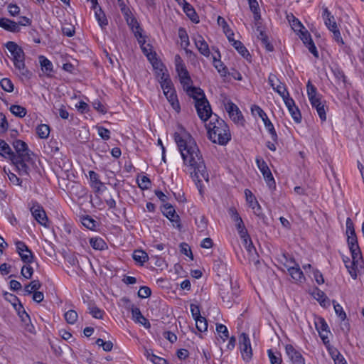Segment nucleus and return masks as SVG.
<instances>
[{
    "instance_id": "e433bc0d",
    "label": "nucleus",
    "mask_w": 364,
    "mask_h": 364,
    "mask_svg": "<svg viewBox=\"0 0 364 364\" xmlns=\"http://www.w3.org/2000/svg\"><path fill=\"white\" fill-rule=\"evenodd\" d=\"M41 287L39 280H33L24 288L25 294H31L38 291Z\"/></svg>"
},
{
    "instance_id": "b1692460",
    "label": "nucleus",
    "mask_w": 364,
    "mask_h": 364,
    "mask_svg": "<svg viewBox=\"0 0 364 364\" xmlns=\"http://www.w3.org/2000/svg\"><path fill=\"white\" fill-rule=\"evenodd\" d=\"M285 267H287L289 274L291 275L293 279L300 282L304 279L303 272L300 269L299 264L292 266L290 264H285Z\"/></svg>"
},
{
    "instance_id": "37998d69",
    "label": "nucleus",
    "mask_w": 364,
    "mask_h": 364,
    "mask_svg": "<svg viewBox=\"0 0 364 364\" xmlns=\"http://www.w3.org/2000/svg\"><path fill=\"white\" fill-rule=\"evenodd\" d=\"M36 133L41 139H46L50 134V127L47 124H41L37 127Z\"/></svg>"
},
{
    "instance_id": "72a5a7b5",
    "label": "nucleus",
    "mask_w": 364,
    "mask_h": 364,
    "mask_svg": "<svg viewBox=\"0 0 364 364\" xmlns=\"http://www.w3.org/2000/svg\"><path fill=\"white\" fill-rule=\"evenodd\" d=\"M213 63L214 67L221 76H226V75L228 74V68L220 59H217L216 56H213Z\"/></svg>"
},
{
    "instance_id": "3c124183",
    "label": "nucleus",
    "mask_w": 364,
    "mask_h": 364,
    "mask_svg": "<svg viewBox=\"0 0 364 364\" xmlns=\"http://www.w3.org/2000/svg\"><path fill=\"white\" fill-rule=\"evenodd\" d=\"M117 4L124 18L132 14L129 7L126 4L124 0H117Z\"/></svg>"
},
{
    "instance_id": "f3484780",
    "label": "nucleus",
    "mask_w": 364,
    "mask_h": 364,
    "mask_svg": "<svg viewBox=\"0 0 364 364\" xmlns=\"http://www.w3.org/2000/svg\"><path fill=\"white\" fill-rule=\"evenodd\" d=\"M183 90L186 92L187 95L192 97L195 102H198V101H203L206 100V97L205 93L202 89L200 87H193L190 85L183 88Z\"/></svg>"
},
{
    "instance_id": "a18cd8bd",
    "label": "nucleus",
    "mask_w": 364,
    "mask_h": 364,
    "mask_svg": "<svg viewBox=\"0 0 364 364\" xmlns=\"http://www.w3.org/2000/svg\"><path fill=\"white\" fill-rule=\"evenodd\" d=\"M273 90L274 92L278 93L283 100L289 96V93L286 87V85L280 80L278 83V85H277Z\"/></svg>"
},
{
    "instance_id": "a878e982",
    "label": "nucleus",
    "mask_w": 364,
    "mask_h": 364,
    "mask_svg": "<svg viewBox=\"0 0 364 364\" xmlns=\"http://www.w3.org/2000/svg\"><path fill=\"white\" fill-rule=\"evenodd\" d=\"M322 17L323 18L325 25L331 31L337 28V23L335 20V17L331 14L327 8L323 9Z\"/></svg>"
},
{
    "instance_id": "f03ea898",
    "label": "nucleus",
    "mask_w": 364,
    "mask_h": 364,
    "mask_svg": "<svg viewBox=\"0 0 364 364\" xmlns=\"http://www.w3.org/2000/svg\"><path fill=\"white\" fill-rule=\"evenodd\" d=\"M208 138L213 143L226 145L231 139V134L228 125L218 115L212 116L209 122L205 124Z\"/></svg>"
},
{
    "instance_id": "7ed1b4c3",
    "label": "nucleus",
    "mask_w": 364,
    "mask_h": 364,
    "mask_svg": "<svg viewBox=\"0 0 364 364\" xmlns=\"http://www.w3.org/2000/svg\"><path fill=\"white\" fill-rule=\"evenodd\" d=\"M13 146L16 154L12 151L11 161L16 166L18 174L21 176L29 174V167L26 164L31 159L30 150L26 142L22 140L16 139L13 142Z\"/></svg>"
},
{
    "instance_id": "423d86ee",
    "label": "nucleus",
    "mask_w": 364,
    "mask_h": 364,
    "mask_svg": "<svg viewBox=\"0 0 364 364\" xmlns=\"http://www.w3.org/2000/svg\"><path fill=\"white\" fill-rule=\"evenodd\" d=\"M195 107L198 117L203 122L212 119V116L217 115L216 114L213 113L210 105L207 99L195 102Z\"/></svg>"
},
{
    "instance_id": "0e129e2a",
    "label": "nucleus",
    "mask_w": 364,
    "mask_h": 364,
    "mask_svg": "<svg viewBox=\"0 0 364 364\" xmlns=\"http://www.w3.org/2000/svg\"><path fill=\"white\" fill-rule=\"evenodd\" d=\"M16 309L18 314L19 316L21 317V321L23 322L26 323L27 322L30 321L29 315L26 312L23 306L21 304H19L18 309H17V308H16Z\"/></svg>"
},
{
    "instance_id": "7c9ffc66",
    "label": "nucleus",
    "mask_w": 364,
    "mask_h": 364,
    "mask_svg": "<svg viewBox=\"0 0 364 364\" xmlns=\"http://www.w3.org/2000/svg\"><path fill=\"white\" fill-rule=\"evenodd\" d=\"M178 36L181 39V47H183L186 50V53H188V52L191 53V50H188L187 49V48L188 47V46L190 44V42H189L188 36L187 32L185 30V28H180L178 29Z\"/></svg>"
},
{
    "instance_id": "c85d7f7f",
    "label": "nucleus",
    "mask_w": 364,
    "mask_h": 364,
    "mask_svg": "<svg viewBox=\"0 0 364 364\" xmlns=\"http://www.w3.org/2000/svg\"><path fill=\"white\" fill-rule=\"evenodd\" d=\"M90 245L96 250H104L108 248L105 240L100 237H94L90 239Z\"/></svg>"
},
{
    "instance_id": "774afa93",
    "label": "nucleus",
    "mask_w": 364,
    "mask_h": 364,
    "mask_svg": "<svg viewBox=\"0 0 364 364\" xmlns=\"http://www.w3.org/2000/svg\"><path fill=\"white\" fill-rule=\"evenodd\" d=\"M156 73L159 83H161V82H164L171 79L168 73H167V70L165 68H160V71H156Z\"/></svg>"
},
{
    "instance_id": "412c9836",
    "label": "nucleus",
    "mask_w": 364,
    "mask_h": 364,
    "mask_svg": "<svg viewBox=\"0 0 364 364\" xmlns=\"http://www.w3.org/2000/svg\"><path fill=\"white\" fill-rule=\"evenodd\" d=\"M132 314L133 320L141 324L146 329H149L151 328L150 322L147 318H146L141 314L140 309L138 307L132 306Z\"/></svg>"
},
{
    "instance_id": "6e6d98bb",
    "label": "nucleus",
    "mask_w": 364,
    "mask_h": 364,
    "mask_svg": "<svg viewBox=\"0 0 364 364\" xmlns=\"http://www.w3.org/2000/svg\"><path fill=\"white\" fill-rule=\"evenodd\" d=\"M0 86L4 90L8 92H11L14 90V85L9 78H3L0 81Z\"/></svg>"
},
{
    "instance_id": "39448f33",
    "label": "nucleus",
    "mask_w": 364,
    "mask_h": 364,
    "mask_svg": "<svg viewBox=\"0 0 364 364\" xmlns=\"http://www.w3.org/2000/svg\"><path fill=\"white\" fill-rule=\"evenodd\" d=\"M6 48L13 56V61L15 68L21 71L23 75H26V73H28L26 69L24 63L25 54L21 47L15 42L8 41L6 43Z\"/></svg>"
},
{
    "instance_id": "4d7b16f0",
    "label": "nucleus",
    "mask_w": 364,
    "mask_h": 364,
    "mask_svg": "<svg viewBox=\"0 0 364 364\" xmlns=\"http://www.w3.org/2000/svg\"><path fill=\"white\" fill-rule=\"evenodd\" d=\"M21 260L25 264H31L33 260V255L32 252L28 249L27 251L19 253Z\"/></svg>"
},
{
    "instance_id": "13d9d810",
    "label": "nucleus",
    "mask_w": 364,
    "mask_h": 364,
    "mask_svg": "<svg viewBox=\"0 0 364 364\" xmlns=\"http://www.w3.org/2000/svg\"><path fill=\"white\" fill-rule=\"evenodd\" d=\"M96 344L99 346H102L103 350L106 352H109L112 350V348H113V343L112 341H105L102 338H98L97 339L96 341Z\"/></svg>"
},
{
    "instance_id": "ea45409f",
    "label": "nucleus",
    "mask_w": 364,
    "mask_h": 364,
    "mask_svg": "<svg viewBox=\"0 0 364 364\" xmlns=\"http://www.w3.org/2000/svg\"><path fill=\"white\" fill-rule=\"evenodd\" d=\"M216 331L220 336V338L223 342H225L229 338V332L228 328L225 325L218 323L216 325Z\"/></svg>"
},
{
    "instance_id": "dca6fc26",
    "label": "nucleus",
    "mask_w": 364,
    "mask_h": 364,
    "mask_svg": "<svg viewBox=\"0 0 364 364\" xmlns=\"http://www.w3.org/2000/svg\"><path fill=\"white\" fill-rule=\"evenodd\" d=\"M286 353L293 364H304V358L301 353L296 350L292 345L286 346Z\"/></svg>"
},
{
    "instance_id": "2eb2a0df",
    "label": "nucleus",
    "mask_w": 364,
    "mask_h": 364,
    "mask_svg": "<svg viewBox=\"0 0 364 364\" xmlns=\"http://www.w3.org/2000/svg\"><path fill=\"white\" fill-rule=\"evenodd\" d=\"M299 37L303 43L308 48L310 53H311L316 58L318 57V52L316 47L311 38L310 33L305 28L304 31L301 30Z\"/></svg>"
},
{
    "instance_id": "bf43d9fd",
    "label": "nucleus",
    "mask_w": 364,
    "mask_h": 364,
    "mask_svg": "<svg viewBox=\"0 0 364 364\" xmlns=\"http://www.w3.org/2000/svg\"><path fill=\"white\" fill-rule=\"evenodd\" d=\"M21 274L26 279H31L33 274V269L30 264H26L22 267Z\"/></svg>"
},
{
    "instance_id": "c03bdc74",
    "label": "nucleus",
    "mask_w": 364,
    "mask_h": 364,
    "mask_svg": "<svg viewBox=\"0 0 364 364\" xmlns=\"http://www.w3.org/2000/svg\"><path fill=\"white\" fill-rule=\"evenodd\" d=\"M343 261L345 264L346 267L348 269L349 274L353 277V278L356 277V273L354 268L355 263L358 262V259L354 260L353 259V261L350 262V259L348 257H346L343 259Z\"/></svg>"
},
{
    "instance_id": "f704fd0d",
    "label": "nucleus",
    "mask_w": 364,
    "mask_h": 364,
    "mask_svg": "<svg viewBox=\"0 0 364 364\" xmlns=\"http://www.w3.org/2000/svg\"><path fill=\"white\" fill-rule=\"evenodd\" d=\"M232 46L243 58H247L248 57H250L249 51L240 41H232Z\"/></svg>"
},
{
    "instance_id": "864d4df0",
    "label": "nucleus",
    "mask_w": 364,
    "mask_h": 364,
    "mask_svg": "<svg viewBox=\"0 0 364 364\" xmlns=\"http://www.w3.org/2000/svg\"><path fill=\"white\" fill-rule=\"evenodd\" d=\"M198 230L200 232H205L208 226V220L204 215L200 217L199 220H196Z\"/></svg>"
},
{
    "instance_id": "8fccbe9b",
    "label": "nucleus",
    "mask_w": 364,
    "mask_h": 364,
    "mask_svg": "<svg viewBox=\"0 0 364 364\" xmlns=\"http://www.w3.org/2000/svg\"><path fill=\"white\" fill-rule=\"evenodd\" d=\"M196 327L199 332H205L208 330V322L205 317L197 318L195 320Z\"/></svg>"
},
{
    "instance_id": "680f3d73",
    "label": "nucleus",
    "mask_w": 364,
    "mask_h": 364,
    "mask_svg": "<svg viewBox=\"0 0 364 364\" xmlns=\"http://www.w3.org/2000/svg\"><path fill=\"white\" fill-rule=\"evenodd\" d=\"M316 327L319 333H321V332H326L327 333L328 332V324L326 323L323 318H320L318 319V323H316Z\"/></svg>"
},
{
    "instance_id": "2f4dec72",
    "label": "nucleus",
    "mask_w": 364,
    "mask_h": 364,
    "mask_svg": "<svg viewBox=\"0 0 364 364\" xmlns=\"http://www.w3.org/2000/svg\"><path fill=\"white\" fill-rule=\"evenodd\" d=\"M267 355L271 364H282V358L280 352L269 349L267 350Z\"/></svg>"
},
{
    "instance_id": "6ab92c4d",
    "label": "nucleus",
    "mask_w": 364,
    "mask_h": 364,
    "mask_svg": "<svg viewBox=\"0 0 364 364\" xmlns=\"http://www.w3.org/2000/svg\"><path fill=\"white\" fill-rule=\"evenodd\" d=\"M245 193L246 196L247 202L249 203L250 207L254 210L255 214L259 216L262 213V208L259 203L257 201L255 197L248 189L245 191Z\"/></svg>"
},
{
    "instance_id": "4c0bfd02",
    "label": "nucleus",
    "mask_w": 364,
    "mask_h": 364,
    "mask_svg": "<svg viewBox=\"0 0 364 364\" xmlns=\"http://www.w3.org/2000/svg\"><path fill=\"white\" fill-rule=\"evenodd\" d=\"M331 70L337 83L343 82L345 85L346 82V77L343 71L338 67H333L331 68Z\"/></svg>"
},
{
    "instance_id": "f257e3e1",
    "label": "nucleus",
    "mask_w": 364,
    "mask_h": 364,
    "mask_svg": "<svg viewBox=\"0 0 364 364\" xmlns=\"http://www.w3.org/2000/svg\"><path fill=\"white\" fill-rule=\"evenodd\" d=\"M174 139L185 166L190 168L191 176L200 195H203L202 179L209 181V176L202 154L193 138L187 132L174 134Z\"/></svg>"
},
{
    "instance_id": "0eeeda50",
    "label": "nucleus",
    "mask_w": 364,
    "mask_h": 364,
    "mask_svg": "<svg viewBox=\"0 0 364 364\" xmlns=\"http://www.w3.org/2000/svg\"><path fill=\"white\" fill-rule=\"evenodd\" d=\"M30 211L34 219L45 228H49V221L43 206L36 201L32 202Z\"/></svg>"
},
{
    "instance_id": "338daca9",
    "label": "nucleus",
    "mask_w": 364,
    "mask_h": 364,
    "mask_svg": "<svg viewBox=\"0 0 364 364\" xmlns=\"http://www.w3.org/2000/svg\"><path fill=\"white\" fill-rule=\"evenodd\" d=\"M333 307L336 315L342 321H344L346 318V314L343 311V307L339 304H335V301H333Z\"/></svg>"
},
{
    "instance_id": "ddd939ff",
    "label": "nucleus",
    "mask_w": 364,
    "mask_h": 364,
    "mask_svg": "<svg viewBox=\"0 0 364 364\" xmlns=\"http://www.w3.org/2000/svg\"><path fill=\"white\" fill-rule=\"evenodd\" d=\"M283 100L294 121L296 123H300L301 122V114L300 110L296 106L294 100L290 96Z\"/></svg>"
},
{
    "instance_id": "bb28decb",
    "label": "nucleus",
    "mask_w": 364,
    "mask_h": 364,
    "mask_svg": "<svg viewBox=\"0 0 364 364\" xmlns=\"http://www.w3.org/2000/svg\"><path fill=\"white\" fill-rule=\"evenodd\" d=\"M0 27L10 32H18L20 27L18 23L6 18H0Z\"/></svg>"
},
{
    "instance_id": "c9c22d12",
    "label": "nucleus",
    "mask_w": 364,
    "mask_h": 364,
    "mask_svg": "<svg viewBox=\"0 0 364 364\" xmlns=\"http://www.w3.org/2000/svg\"><path fill=\"white\" fill-rule=\"evenodd\" d=\"M9 110L14 115L19 118H23L27 113V110L25 107L18 105H11Z\"/></svg>"
},
{
    "instance_id": "e2e57ef3",
    "label": "nucleus",
    "mask_w": 364,
    "mask_h": 364,
    "mask_svg": "<svg viewBox=\"0 0 364 364\" xmlns=\"http://www.w3.org/2000/svg\"><path fill=\"white\" fill-rule=\"evenodd\" d=\"M59 143L56 139H50L48 143V148L50 149V152L53 154L58 153L60 150Z\"/></svg>"
},
{
    "instance_id": "58836bf2",
    "label": "nucleus",
    "mask_w": 364,
    "mask_h": 364,
    "mask_svg": "<svg viewBox=\"0 0 364 364\" xmlns=\"http://www.w3.org/2000/svg\"><path fill=\"white\" fill-rule=\"evenodd\" d=\"M12 150L9 145L3 139H0V155L11 159Z\"/></svg>"
},
{
    "instance_id": "9d476101",
    "label": "nucleus",
    "mask_w": 364,
    "mask_h": 364,
    "mask_svg": "<svg viewBox=\"0 0 364 364\" xmlns=\"http://www.w3.org/2000/svg\"><path fill=\"white\" fill-rule=\"evenodd\" d=\"M163 214L171 222L173 228L181 230L182 225L180 217L171 204L166 203L164 205Z\"/></svg>"
},
{
    "instance_id": "052dcab7",
    "label": "nucleus",
    "mask_w": 364,
    "mask_h": 364,
    "mask_svg": "<svg viewBox=\"0 0 364 364\" xmlns=\"http://www.w3.org/2000/svg\"><path fill=\"white\" fill-rule=\"evenodd\" d=\"M124 19L132 31H134V29L140 26L136 18L133 16V14L129 16Z\"/></svg>"
},
{
    "instance_id": "473e14b6",
    "label": "nucleus",
    "mask_w": 364,
    "mask_h": 364,
    "mask_svg": "<svg viewBox=\"0 0 364 364\" xmlns=\"http://www.w3.org/2000/svg\"><path fill=\"white\" fill-rule=\"evenodd\" d=\"M132 257L134 260L139 263L140 265H143L149 259L147 253L142 250H134Z\"/></svg>"
},
{
    "instance_id": "6e6552de",
    "label": "nucleus",
    "mask_w": 364,
    "mask_h": 364,
    "mask_svg": "<svg viewBox=\"0 0 364 364\" xmlns=\"http://www.w3.org/2000/svg\"><path fill=\"white\" fill-rule=\"evenodd\" d=\"M239 345L243 360L248 362L252 357V350L250 338L247 333H241L239 337Z\"/></svg>"
},
{
    "instance_id": "603ef678",
    "label": "nucleus",
    "mask_w": 364,
    "mask_h": 364,
    "mask_svg": "<svg viewBox=\"0 0 364 364\" xmlns=\"http://www.w3.org/2000/svg\"><path fill=\"white\" fill-rule=\"evenodd\" d=\"M141 49L149 61H152L155 58L156 53L152 52V46L150 44L144 45Z\"/></svg>"
},
{
    "instance_id": "69168bd1",
    "label": "nucleus",
    "mask_w": 364,
    "mask_h": 364,
    "mask_svg": "<svg viewBox=\"0 0 364 364\" xmlns=\"http://www.w3.org/2000/svg\"><path fill=\"white\" fill-rule=\"evenodd\" d=\"M151 294V290L146 286L141 287L138 291V296L141 299L148 298Z\"/></svg>"
},
{
    "instance_id": "a211bd4d",
    "label": "nucleus",
    "mask_w": 364,
    "mask_h": 364,
    "mask_svg": "<svg viewBox=\"0 0 364 364\" xmlns=\"http://www.w3.org/2000/svg\"><path fill=\"white\" fill-rule=\"evenodd\" d=\"M237 288L231 287V294L225 289H220V296L228 307H231L235 299L238 296Z\"/></svg>"
},
{
    "instance_id": "cd10ccee",
    "label": "nucleus",
    "mask_w": 364,
    "mask_h": 364,
    "mask_svg": "<svg viewBox=\"0 0 364 364\" xmlns=\"http://www.w3.org/2000/svg\"><path fill=\"white\" fill-rule=\"evenodd\" d=\"M183 9L187 16L194 23L199 22V17L193 7L188 2L183 4Z\"/></svg>"
},
{
    "instance_id": "5701e85b",
    "label": "nucleus",
    "mask_w": 364,
    "mask_h": 364,
    "mask_svg": "<svg viewBox=\"0 0 364 364\" xmlns=\"http://www.w3.org/2000/svg\"><path fill=\"white\" fill-rule=\"evenodd\" d=\"M195 45L198 48V51L204 56L209 57L210 54V51L209 49L208 44L204 40L203 37L200 35H198L196 38H194Z\"/></svg>"
},
{
    "instance_id": "aec40b11",
    "label": "nucleus",
    "mask_w": 364,
    "mask_h": 364,
    "mask_svg": "<svg viewBox=\"0 0 364 364\" xmlns=\"http://www.w3.org/2000/svg\"><path fill=\"white\" fill-rule=\"evenodd\" d=\"M176 70L178 73L180 82L182 85L183 88H186V86L192 83L189 73L187 70L185 65L176 68Z\"/></svg>"
},
{
    "instance_id": "09e8293b",
    "label": "nucleus",
    "mask_w": 364,
    "mask_h": 364,
    "mask_svg": "<svg viewBox=\"0 0 364 364\" xmlns=\"http://www.w3.org/2000/svg\"><path fill=\"white\" fill-rule=\"evenodd\" d=\"M287 17H288L289 23H290L292 29L294 31H301V30H302V28L304 29V27L303 26L301 23L299 21V19L295 18L292 14L291 15L290 17L289 16Z\"/></svg>"
},
{
    "instance_id": "c756f323",
    "label": "nucleus",
    "mask_w": 364,
    "mask_h": 364,
    "mask_svg": "<svg viewBox=\"0 0 364 364\" xmlns=\"http://www.w3.org/2000/svg\"><path fill=\"white\" fill-rule=\"evenodd\" d=\"M81 223L86 228L90 230H95L97 228V223L95 220L90 215H82L80 218Z\"/></svg>"
},
{
    "instance_id": "393cba45",
    "label": "nucleus",
    "mask_w": 364,
    "mask_h": 364,
    "mask_svg": "<svg viewBox=\"0 0 364 364\" xmlns=\"http://www.w3.org/2000/svg\"><path fill=\"white\" fill-rule=\"evenodd\" d=\"M164 94L172 108L178 113L181 111V106L175 89L169 90L168 92H164Z\"/></svg>"
},
{
    "instance_id": "5fc2aeb1",
    "label": "nucleus",
    "mask_w": 364,
    "mask_h": 364,
    "mask_svg": "<svg viewBox=\"0 0 364 364\" xmlns=\"http://www.w3.org/2000/svg\"><path fill=\"white\" fill-rule=\"evenodd\" d=\"M266 129L268 130L269 133L271 135V138L274 141H277V134L275 131V129L274 127L273 124L271 122V121L268 119L265 121L264 123Z\"/></svg>"
},
{
    "instance_id": "4be33fe9",
    "label": "nucleus",
    "mask_w": 364,
    "mask_h": 364,
    "mask_svg": "<svg viewBox=\"0 0 364 364\" xmlns=\"http://www.w3.org/2000/svg\"><path fill=\"white\" fill-rule=\"evenodd\" d=\"M242 243H243V245L245 246L247 252L249 254V259L250 261L254 262L255 263L258 262V260H257L258 255L257 253L255 246L253 245V243L252 242L250 237H249L248 238L244 239L242 240Z\"/></svg>"
},
{
    "instance_id": "9b49d317",
    "label": "nucleus",
    "mask_w": 364,
    "mask_h": 364,
    "mask_svg": "<svg viewBox=\"0 0 364 364\" xmlns=\"http://www.w3.org/2000/svg\"><path fill=\"white\" fill-rule=\"evenodd\" d=\"M256 163L268 186L269 188L274 187L275 181L267 163L260 157L256 159Z\"/></svg>"
},
{
    "instance_id": "f8f14e48",
    "label": "nucleus",
    "mask_w": 364,
    "mask_h": 364,
    "mask_svg": "<svg viewBox=\"0 0 364 364\" xmlns=\"http://www.w3.org/2000/svg\"><path fill=\"white\" fill-rule=\"evenodd\" d=\"M90 186L95 194L102 193L105 189L104 183L100 179V175L94 171H89Z\"/></svg>"
},
{
    "instance_id": "a19ab883",
    "label": "nucleus",
    "mask_w": 364,
    "mask_h": 364,
    "mask_svg": "<svg viewBox=\"0 0 364 364\" xmlns=\"http://www.w3.org/2000/svg\"><path fill=\"white\" fill-rule=\"evenodd\" d=\"M39 63L43 71L46 73H50L53 70L52 63L45 56L41 55L39 57Z\"/></svg>"
},
{
    "instance_id": "1a4fd4ad",
    "label": "nucleus",
    "mask_w": 364,
    "mask_h": 364,
    "mask_svg": "<svg viewBox=\"0 0 364 364\" xmlns=\"http://www.w3.org/2000/svg\"><path fill=\"white\" fill-rule=\"evenodd\" d=\"M225 109L228 113L230 118L236 124H242L244 117L238 107L232 101L228 100L224 104Z\"/></svg>"
},
{
    "instance_id": "4468645a",
    "label": "nucleus",
    "mask_w": 364,
    "mask_h": 364,
    "mask_svg": "<svg viewBox=\"0 0 364 364\" xmlns=\"http://www.w3.org/2000/svg\"><path fill=\"white\" fill-rule=\"evenodd\" d=\"M347 242L349 250L351 252L352 259L354 260L360 259L361 258V252L358 245L356 235H348Z\"/></svg>"
},
{
    "instance_id": "20e7f679",
    "label": "nucleus",
    "mask_w": 364,
    "mask_h": 364,
    "mask_svg": "<svg viewBox=\"0 0 364 364\" xmlns=\"http://www.w3.org/2000/svg\"><path fill=\"white\" fill-rule=\"evenodd\" d=\"M308 98L313 108L316 109L317 114L322 122L326 120L325 101L322 100V95L317 92V88L310 80L306 84Z\"/></svg>"
},
{
    "instance_id": "79ce46f5",
    "label": "nucleus",
    "mask_w": 364,
    "mask_h": 364,
    "mask_svg": "<svg viewBox=\"0 0 364 364\" xmlns=\"http://www.w3.org/2000/svg\"><path fill=\"white\" fill-rule=\"evenodd\" d=\"M236 229L238 232V234L243 240L244 239L248 238L250 235L248 234V232L245 226V224L243 223V220H240L238 223H235Z\"/></svg>"
},
{
    "instance_id": "49530a36",
    "label": "nucleus",
    "mask_w": 364,
    "mask_h": 364,
    "mask_svg": "<svg viewBox=\"0 0 364 364\" xmlns=\"http://www.w3.org/2000/svg\"><path fill=\"white\" fill-rule=\"evenodd\" d=\"M95 17H96L100 26L102 28L108 24V21L105 16V14L102 11V9L100 6L98 7V9H95Z\"/></svg>"
},
{
    "instance_id": "de8ad7c7",
    "label": "nucleus",
    "mask_w": 364,
    "mask_h": 364,
    "mask_svg": "<svg viewBox=\"0 0 364 364\" xmlns=\"http://www.w3.org/2000/svg\"><path fill=\"white\" fill-rule=\"evenodd\" d=\"M64 318L68 323L74 324L78 318L77 313L75 310H68L64 314Z\"/></svg>"
}]
</instances>
